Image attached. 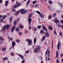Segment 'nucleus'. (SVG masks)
I'll return each instance as SVG.
<instances>
[{
	"label": "nucleus",
	"mask_w": 63,
	"mask_h": 63,
	"mask_svg": "<svg viewBox=\"0 0 63 63\" xmlns=\"http://www.w3.org/2000/svg\"><path fill=\"white\" fill-rule=\"evenodd\" d=\"M25 10V9H22L21 10H19L18 12L21 13V14L22 15L23 14H25L26 13H27L28 12V11L26 10L25 11H23Z\"/></svg>",
	"instance_id": "nucleus-1"
},
{
	"label": "nucleus",
	"mask_w": 63,
	"mask_h": 63,
	"mask_svg": "<svg viewBox=\"0 0 63 63\" xmlns=\"http://www.w3.org/2000/svg\"><path fill=\"white\" fill-rule=\"evenodd\" d=\"M7 16L6 15H5L4 16L2 15H0V21L1 22H2L3 21V20L5 19V18Z\"/></svg>",
	"instance_id": "nucleus-2"
},
{
	"label": "nucleus",
	"mask_w": 63,
	"mask_h": 63,
	"mask_svg": "<svg viewBox=\"0 0 63 63\" xmlns=\"http://www.w3.org/2000/svg\"><path fill=\"white\" fill-rule=\"evenodd\" d=\"M10 26L9 25H4L3 27L2 30H3L4 31L5 30L6 28V29H9Z\"/></svg>",
	"instance_id": "nucleus-3"
},
{
	"label": "nucleus",
	"mask_w": 63,
	"mask_h": 63,
	"mask_svg": "<svg viewBox=\"0 0 63 63\" xmlns=\"http://www.w3.org/2000/svg\"><path fill=\"white\" fill-rule=\"evenodd\" d=\"M26 41L28 43V45H32V41L31 40L28 39L26 40Z\"/></svg>",
	"instance_id": "nucleus-4"
},
{
	"label": "nucleus",
	"mask_w": 63,
	"mask_h": 63,
	"mask_svg": "<svg viewBox=\"0 0 63 63\" xmlns=\"http://www.w3.org/2000/svg\"><path fill=\"white\" fill-rule=\"evenodd\" d=\"M21 4L20 3H18L17 4H16L14 6V8H16L18 7H19L20 6Z\"/></svg>",
	"instance_id": "nucleus-5"
},
{
	"label": "nucleus",
	"mask_w": 63,
	"mask_h": 63,
	"mask_svg": "<svg viewBox=\"0 0 63 63\" xmlns=\"http://www.w3.org/2000/svg\"><path fill=\"white\" fill-rule=\"evenodd\" d=\"M60 45H61V42L60 41H59L57 45V48L58 50H59V47L60 46Z\"/></svg>",
	"instance_id": "nucleus-6"
},
{
	"label": "nucleus",
	"mask_w": 63,
	"mask_h": 63,
	"mask_svg": "<svg viewBox=\"0 0 63 63\" xmlns=\"http://www.w3.org/2000/svg\"><path fill=\"white\" fill-rule=\"evenodd\" d=\"M19 19L18 18L17 19H16V21H15L13 23L15 25H16V23H17V22H18V21H19Z\"/></svg>",
	"instance_id": "nucleus-7"
},
{
	"label": "nucleus",
	"mask_w": 63,
	"mask_h": 63,
	"mask_svg": "<svg viewBox=\"0 0 63 63\" xmlns=\"http://www.w3.org/2000/svg\"><path fill=\"white\" fill-rule=\"evenodd\" d=\"M32 20V19H31V18H28V22L29 24L30 25V23H31V21Z\"/></svg>",
	"instance_id": "nucleus-8"
},
{
	"label": "nucleus",
	"mask_w": 63,
	"mask_h": 63,
	"mask_svg": "<svg viewBox=\"0 0 63 63\" xmlns=\"http://www.w3.org/2000/svg\"><path fill=\"white\" fill-rule=\"evenodd\" d=\"M16 28V26H13L11 29V31L12 32H14L15 30V29Z\"/></svg>",
	"instance_id": "nucleus-9"
},
{
	"label": "nucleus",
	"mask_w": 63,
	"mask_h": 63,
	"mask_svg": "<svg viewBox=\"0 0 63 63\" xmlns=\"http://www.w3.org/2000/svg\"><path fill=\"white\" fill-rule=\"evenodd\" d=\"M12 45L13 46V47L14 49V46H16V42L15 41H13L12 42Z\"/></svg>",
	"instance_id": "nucleus-10"
},
{
	"label": "nucleus",
	"mask_w": 63,
	"mask_h": 63,
	"mask_svg": "<svg viewBox=\"0 0 63 63\" xmlns=\"http://www.w3.org/2000/svg\"><path fill=\"white\" fill-rule=\"evenodd\" d=\"M8 3L9 1H5V7H7L8 6Z\"/></svg>",
	"instance_id": "nucleus-11"
},
{
	"label": "nucleus",
	"mask_w": 63,
	"mask_h": 63,
	"mask_svg": "<svg viewBox=\"0 0 63 63\" xmlns=\"http://www.w3.org/2000/svg\"><path fill=\"white\" fill-rule=\"evenodd\" d=\"M18 55L22 59H24V57L20 54H18Z\"/></svg>",
	"instance_id": "nucleus-12"
},
{
	"label": "nucleus",
	"mask_w": 63,
	"mask_h": 63,
	"mask_svg": "<svg viewBox=\"0 0 63 63\" xmlns=\"http://www.w3.org/2000/svg\"><path fill=\"white\" fill-rule=\"evenodd\" d=\"M42 18H44V16L45 15L43 14H41L39 15Z\"/></svg>",
	"instance_id": "nucleus-13"
},
{
	"label": "nucleus",
	"mask_w": 63,
	"mask_h": 63,
	"mask_svg": "<svg viewBox=\"0 0 63 63\" xmlns=\"http://www.w3.org/2000/svg\"><path fill=\"white\" fill-rule=\"evenodd\" d=\"M42 28L44 30H45V31H47V29L46 27H45V26H42Z\"/></svg>",
	"instance_id": "nucleus-14"
},
{
	"label": "nucleus",
	"mask_w": 63,
	"mask_h": 63,
	"mask_svg": "<svg viewBox=\"0 0 63 63\" xmlns=\"http://www.w3.org/2000/svg\"><path fill=\"white\" fill-rule=\"evenodd\" d=\"M31 6L32 7H33V8H34V7H35V8H37V7H38V5H37L36 4L35 5H32Z\"/></svg>",
	"instance_id": "nucleus-15"
},
{
	"label": "nucleus",
	"mask_w": 63,
	"mask_h": 63,
	"mask_svg": "<svg viewBox=\"0 0 63 63\" xmlns=\"http://www.w3.org/2000/svg\"><path fill=\"white\" fill-rule=\"evenodd\" d=\"M45 36L47 37H49V34L48 32H46L45 34Z\"/></svg>",
	"instance_id": "nucleus-16"
},
{
	"label": "nucleus",
	"mask_w": 63,
	"mask_h": 63,
	"mask_svg": "<svg viewBox=\"0 0 63 63\" xmlns=\"http://www.w3.org/2000/svg\"><path fill=\"white\" fill-rule=\"evenodd\" d=\"M36 48L37 49V50H40L41 49V47L39 46H37L36 47Z\"/></svg>",
	"instance_id": "nucleus-17"
},
{
	"label": "nucleus",
	"mask_w": 63,
	"mask_h": 63,
	"mask_svg": "<svg viewBox=\"0 0 63 63\" xmlns=\"http://www.w3.org/2000/svg\"><path fill=\"white\" fill-rule=\"evenodd\" d=\"M54 21H55V22L56 23H57L58 22H59V21L58 20V19H55L54 20Z\"/></svg>",
	"instance_id": "nucleus-18"
},
{
	"label": "nucleus",
	"mask_w": 63,
	"mask_h": 63,
	"mask_svg": "<svg viewBox=\"0 0 63 63\" xmlns=\"http://www.w3.org/2000/svg\"><path fill=\"white\" fill-rule=\"evenodd\" d=\"M58 27H59V28H60V27H61V28H63V25H61V26L59 25L58 24L57 25Z\"/></svg>",
	"instance_id": "nucleus-19"
},
{
	"label": "nucleus",
	"mask_w": 63,
	"mask_h": 63,
	"mask_svg": "<svg viewBox=\"0 0 63 63\" xmlns=\"http://www.w3.org/2000/svg\"><path fill=\"white\" fill-rule=\"evenodd\" d=\"M34 51L35 52H39V50H38V49H37L36 48V49H35Z\"/></svg>",
	"instance_id": "nucleus-20"
},
{
	"label": "nucleus",
	"mask_w": 63,
	"mask_h": 63,
	"mask_svg": "<svg viewBox=\"0 0 63 63\" xmlns=\"http://www.w3.org/2000/svg\"><path fill=\"white\" fill-rule=\"evenodd\" d=\"M6 48L4 47L2 48V50L3 51H6Z\"/></svg>",
	"instance_id": "nucleus-21"
},
{
	"label": "nucleus",
	"mask_w": 63,
	"mask_h": 63,
	"mask_svg": "<svg viewBox=\"0 0 63 63\" xmlns=\"http://www.w3.org/2000/svg\"><path fill=\"white\" fill-rule=\"evenodd\" d=\"M8 58L7 57H5L4 58H2V60H8Z\"/></svg>",
	"instance_id": "nucleus-22"
},
{
	"label": "nucleus",
	"mask_w": 63,
	"mask_h": 63,
	"mask_svg": "<svg viewBox=\"0 0 63 63\" xmlns=\"http://www.w3.org/2000/svg\"><path fill=\"white\" fill-rule=\"evenodd\" d=\"M48 28L50 30H52V27L51 26H49Z\"/></svg>",
	"instance_id": "nucleus-23"
},
{
	"label": "nucleus",
	"mask_w": 63,
	"mask_h": 63,
	"mask_svg": "<svg viewBox=\"0 0 63 63\" xmlns=\"http://www.w3.org/2000/svg\"><path fill=\"white\" fill-rule=\"evenodd\" d=\"M16 30L17 31V32H19V29L18 27H17L16 28Z\"/></svg>",
	"instance_id": "nucleus-24"
},
{
	"label": "nucleus",
	"mask_w": 63,
	"mask_h": 63,
	"mask_svg": "<svg viewBox=\"0 0 63 63\" xmlns=\"http://www.w3.org/2000/svg\"><path fill=\"white\" fill-rule=\"evenodd\" d=\"M34 43L35 44H36V42L37 41V39H36V38H34Z\"/></svg>",
	"instance_id": "nucleus-25"
},
{
	"label": "nucleus",
	"mask_w": 63,
	"mask_h": 63,
	"mask_svg": "<svg viewBox=\"0 0 63 63\" xmlns=\"http://www.w3.org/2000/svg\"><path fill=\"white\" fill-rule=\"evenodd\" d=\"M48 3L50 4L51 5L52 4V1H50V0L48 1Z\"/></svg>",
	"instance_id": "nucleus-26"
},
{
	"label": "nucleus",
	"mask_w": 63,
	"mask_h": 63,
	"mask_svg": "<svg viewBox=\"0 0 63 63\" xmlns=\"http://www.w3.org/2000/svg\"><path fill=\"white\" fill-rule=\"evenodd\" d=\"M29 3H30V0H29L27 1V2L26 4L27 6H28V5H29Z\"/></svg>",
	"instance_id": "nucleus-27"
},
{
	"label": "nucleus",
	"mask_w": 63,
	"mask_h": 63,
	"mask_svg": "<svg viewBox=\"0 0 63 63\" xmlns=\"http://www.w3.org/2000/svg\"><path fill=\"white\" fill-rule=\"evenodd\" d=\"M19 26L20 28H23V26L21 25H19Z\"/></svg>",
	"instance_id": "nucleus-28"
},
{
	"label": "nucleus",
	"mask_w": 63,
	"mask_h": 63,
	"mask_svg": "<svg viewBox=\"0 0 63 63\" xmlns=\"http://www.w3.org/2000/svg\"><path fill=\"white\" fill-rule=\"evenodd\" d=\"M8 38L10 41H13V39L12 38H10V37H9V36H8Z\"/></svg>",
	"instance_id": "nucleus-29"
},
{
	"label": "nucleus",
	"mask_w": 63,
	"mask_h": 63,
	"mask_svg": "<svg viewBox=\"0 0 63 63\" xmlns=\"http://www.w3.org/2000/svg\"><path fill=\"white\" fill-rule=\"evenodd\" d=\"M0 41H4V39L2 37H0Z\"/></svg>",
	"instance_id": "nucleus-30"
},
{
	"label": "nucleus",
	"mask_w": 63,
	"mask_h": 63,
	"mask_svg": "<svg viewBox=\"0 0 63 63\" xmlns=\"http://www.w3.org/2000/svg\"><path fill=\"white\" fill-rule=\"evenodd\" d=\"M46 38L45 36H44L42 38V41H44V40Z\"/></svg>",
	"instance_id": "nucleus-31"
},
{
	"label": "nucleus",
	"mask_w": 63,
	"mask_h": 63,
	"mask_svg": "<svg viewBox=\"0 0 63 63\" xmlns=\"http://www.w3.org/2000/svg\"><path fill=\"white\" fill-rule=\"evenodd\" d=\"M19 13H20V12H19V11L18 12V11L17 13L15 14V16H17V15H18V14Z\"/></svg>",
	"instance_id": "nucleus-32"
},
{
	"label": "nucleus",
	"mask_w": 63,
	"mask_h": 63,
	"mask_svg": "<svg viewBox=\"0 0 63 63\" xmlns=\"http://www.w3.org/2000/svg\"><path fill=\"white\" fill-rule=\"evenodd\" d=\"M59 54H58V52H57L56 53V57H58Z\"/></svg>",
	"instance_id": "nucleus-33"
},
{
	"label": "nucleus",
	"mask_w": 63,
	"mask_h": 63,
	"mask_svg": "<svg viewBox=\"0 0 63 63\" xmlns=\"http://www.w3.org/2000/svg\"><path fill=\"white\" fill-rule=\"evenodd\" d=\"M13 19V18L10 17V18L9 19V20L10 22H11L12 21V19Z\"/></svg>",
	"instance_id": "nucleus-34"
},
{
	"label": "nucleus",
	"mask_w": 63,
	"mask_h": 63,
	"mask_svg": "<svg viewBox=\"0 0 63 63\" xmlns=\"http://www.w3.org/2000/svg\"><path fill=\"white\" fill-rule=\"evenodd\" d=\"M38 14H39V15H40L41 14V13H40V12H39L38 11H37L36 12Z\"/></svg>",
	"instance_id": "nucleus-35"
},
{
	"label": "nucleus",
	"mask_w": 63,
	"mask_h": 63,
	"mask_svg": "<svg viewBox=\"0 0 63 63\" xmlns=\"http://www.w3.org/2000/svg\"><path fill=\"white\" fill-rule=\"evenodd\" d=\"M31 15H32V14H30L29 15V18H30L31 17Z\"/></svg>",
	"instance_id": "nucleus-36"
},
{
	"label": "nucleus",
	"mask_w": 63,
	"mask_h": 63,
	"mask_svg": "<svg viewBox=\"0 0 63 63\" xmlns=\"http://www.w3.org/2000/svg\"><path fill=\"white\" fill-rule=\"evenodd\" d=\"M12 11L14 12H16V11L15 9H12Z\"/></svg>",
	"instance_id": "nucleus-37"
},
{
	"label": "nucleus",
	"mask_w": 63,
	"mask_h": 63,
	"mask_svg": "<svg viewBox=\"0 0 63 63\" xmlns=\"http://www.w3.org/2000/svg\"><path fill=\"white\" fill-rule=\"evenodd\" d=\"M36 1H33L32 2V3L33 4H35L36 3Z\"/></svg>",
	"instance_id": "nucleus-38"
},
{
	"label": "nucleus",
	"mask_w": 63,
	"mask_h": 63,
	"mask_svg": "<svg viewBox=\"0 0 63 63\" xmlns=\"http://www.w3.org/2000/svg\"><path fill=\"white\" fill-rule=\"evenodd\" d=\"M37 28H38V29H40L41 28V26H38L37 27Z\"/></svg>",
	"instance_id": "nucleus-39"
},
{
	"label": "nucleus",
	"mask_w": 63,
	"mask_h": 63,
	"mask_svg": "<svg viewBox=\"0 0 63 63\" xmlns=\"http://www.w3.org/2000/svg\"><path fill=\"white\" fill-rule=\"evenodd\" d=\"M51 18V15H49V16L48 19H50V18Z\"/></svg>",
	"instance_id": "nucleus-40"
},
{
	"label": "nucleus",
	"mask_w": 63,
	"mask_h": 63,
	"mask_svg": "<svg viewBox=\"0 0 63 63\" xmlns=\"http://www.w3.org/2000/svg\"><path fill=\"white\" fill-rule=\"evenodd\" d=\"M16 42H17V43H19V42H20V41L18 39L16 40Z\"/></svg>",
	"instance_id": "nucleus-41"
},
{
	"label": "nucleus",
	"mask_w": 63,
	"mask_h": 63,
	"mask_svg": "<svg viewBox=\"0 0 63 63\" xmlns=\"http://www.w3.org/2000/svg\"><path fill=\"white\" fill-rule=\"evenodd\" d=\"M48 52V49H47L46 52L45 53V55H47V52Z\"/></svg>",
	"instance_id": "nucleus-42"
},
{
	"label": "nucleus",
	"mask_w": 63,
	"mask_h": 63,
	"mask_svg": "<svg viewBox=\"0 0 63 63\" xmlns=\"http://www.w3.org/2000/svg\"><path fill=\"white\" fill-rule=\"evenodd\" d=\"M59 35L60 36H62V33L61 32H60L59 33Z\"/></svg>",
	"instance_id": "nucleus-43"
},
{
	"label": "nucleus",
	"mask_w": 63,
	"mask_h": 63,
	"mask_svg": "<svg viewBox=\"0 0 63 63\" xmlns=\"http://www.w3.org/2000/svg\"><path fill=\"white\" fill-rule=\"evenodd\" d=\"M25 62V60H23V61H22L21 63H24Z\"/></svg>",
	"instance_id": "nucleus-44"
},
{
	"label": "nucleus",
	"mask_w": 63,
	"mask_h": 63,
	"mask_svg": "<svg viewBox=\"0 0 63 63\" xmlns=\"http://www.w3.org/2000/svg\"><path fill=\"white\" fill-rule=\"evenodd\" d=\"M18 34H19V35H22V32H19L18 33Z\"/></svg>",
	"instance_id": "nucleus-45"
},
{
	"label": "nucleus",
	"mask_w": 63,
	"mask_h": 63,
	"mask_svg": "<svg viewBox=\"0 0 63 63\" xmlns=\"http://www.w3.org/2000/svg\"><path fill=\"white\" fill-rule=\"evenodd\" d=\"M56 13H54L53 15V16L54 17L55 16H56Z\"/></svg>",
	"instance_id": "nucleus-46"
},
{
	"label": "nucleus",
	"mask_w": 63,
	"mask_h": 63,
	"mask_svg": "<svg viewBox=\"0 0 63 63\" xmlns=\"http://www.w3.org/2000/svg\"><path fill=\"white\" fill-rule=\"evenodd\" d=\"M53 48V41H52V49Z\"/></svg>",
	"instance_id": "nucleus-47"
},
{
	"label": "nucleus",
	"mask_w": 63,
	"mask_h": 63,
	"mask_svg": "<svg viewBox=\"0 0 63 63\" xmlns=\"http://www.w3.org/2000/svg\"><path fill=\"white\" fill-rule=\"evenodd\" d=\"M10 54H11V55L12 56H14V53H12V52H11L10 53Z\"/></svg>",
	"instance_id": "nucleus-48"
},
{
	"label": "nucleus",
	"mask_w": 63,
	"mask_h": 63,
	"mask_svg": "<svg viewBox=\"0 0 63 63\" xmlns=\"http://www.w3.org/2000/svg\"><path fill=\"white\" fill-rule=\"evenodd\" d=\"M59 5L61 7H62L63 6V5H62L61 4L59 3Z\"/></svg>",
	"instance_id": "nucleus-49"
},
{
	"label": "nucleus",
	"mask_w": 63,
	"mask_h": 63,
	"mask_svg": "<svg viewBox=\"0 0 63 63\" xmlns=\"http://www.w3.org/2000/svg\"><path fill=\"white\" fill-rule=\"evenodd\" d=\"M29 50H28L26 51V53H29Z\"/></svg>",
	"instance_id": "nucleus-50"
},
{
	"label": "nucleus",
	"mask_w": 63,
	"mask_h": 63,
	"mask_svg": "<svg viewBox=\"0 0 63 63\" xmlns=\"http://www.w3.org/2000/svg\"><path fill=\"white\" fill-rule=\"evenodd\" d=\"M57 63H59V60L58 59L56 61Z\"/></svg>",
	"instance_id": "nucleus-51"
},
{
	"label": "nucleus",
	"mask_w": 63,
	"mask_h": 63,
	"mask_svg": "<svg viewBox=\"0 0 63 63\" xmlns=\"http://www.w3.org/2000/svg\"><path fill=\"white\" fill-rule=\"evenodd\" d=\"M34 30L35 31H36L37 30V28H36V27H35V29Z\"/></svg>",
	"instance_id": "nucleus-52"
},
{
	"label": "nucleus",
	"mask_w": 63,
	"mask_h": 63,
	"mask_svg": "<svg viewBox=\"0 0 63 63\" xmlns=\"http://www.w3.org/2000/svg\"><path fill=\"white\" fill-rule=\"evenodd\" d=\"M44 32V31L43 30H41V33H43Z\"/></svg>",
	"instance_id": "nucleus-53"
},
{
	"label": "nucleus",
	"mask_w": 63,
	"mask_h": 63,
	"mask_svg": "<svg viewBox=\"0 0 63 63\" xmlns=\"http://www.w3.org/2000/svg\"><path fill=\"white\" fill-rule=\"evenodd\" d=\"M61 22L62 23H63V20H61Z\"/></svg>",
	"instance_id": "nucleus-54"
},
{
	"label": "nucleus",
	"mask_w": 63,
	"mask_h": 63,
	"mask_svg": "<svg viewBox=\"0 0 63 63\" xmlns=\"http://www.w3.org/2000/svg\"><path fill=\"white\" fill-rule=\"evenodd\" d=\"M54 34H56V35H57V33H56V32L55 31H54Z\"/></svg>",
	"instance_id": "nucleus-55"
},
{
	"label": "nucleus",
	"mask_w": 63,
	"mask_h": 63,
	"mask_svg": "<svg viewBox=\"0 0 63 63\" xmlns=\"http://www.w3.org/2000/svg\"><path fill=\"white\" fill-rule=\"evenodd\" d=\"M47 55L48 57H49V56H50V54H47Z\"/></svg>",
	"instance_id": "nucleus-56"
},
{
	"label": "nucleus",
	"mask_w": 63,
	"mask_h": 63,
	"mask_svg": "<svg viewBox=\"0 0 63 63\" xmlns=\"http://www.w3.org/2000/svg\"><path fill=\"white\" fill-rule=\"evenodd\" d=\"M63 56V54H62L60 55V56L61 57H62V56Z\"/></svg>",
	"instance_id": "nucleus-57"
},
{
	"label": "nucleus",
	"mask_w": 63,
	"mask_h": 63,
	"mask_svg": "<svg viewBox=\"0 0 63 63\" xmlns=\"http://www.w3.org/2000/svg\"><path fill=\"white\" fill-rule=\"evenodd\" d=\"M29 29H31V27H30V26L29 27Z\"/></svg>",
	"instance_id": "nucleus-58"
},
{
	"label": "nucleus",
	"mask_w": 63,
	"mask_h": 63,
	"mask_svg": "<svg viewBox=\"0 0 63 63\" xmlns=\"http://www.w3.org/2000/svg\"><path fill=\"white\" fill-rule=\"evenodd\" d=\"M28 32V31H25V34H27V33Z\"/></svg>",
	"instance_id": "nucleus-59"
},
{
	"label": "nucleus",
	"mask_w": 63,
	"mask_h": 63,
	"mask_svg": "<svg viewBox=\"0 0 63 63\" xmlns=\"http://www.w3.org/2000/svg\"><path fill=\"white\" fill-rule=\"evenodd\" d=\"M12 47H10L9 49V50H11V49H12Z\"/></svg>",
	"instance_id": "nucleus-60"
},
{
	"label": "nucleus",
	"mask_w": 63,
	"mask_h": 63,
	"mask_svg": "<svg viewBox=\"0 0 63 63\" xmlns=\"http://www.w3.org/2000/svg\"><path fill=\"white\" fill-rule=\"evenodd\" d=\"M47 60H50V59H49V57H48V59Z\"/></svg>",
	"instance_id": "nucleus-61"
},
{
	"label": "nucleus",
	"mask_w": 63,
	"mask_h": 63,
	"mask_svg": "<svg viewBox=\"0 0 63 63\" xmlns=\"http://www.w3.org/2000/svg\"><path fill=\"white\" fill-rule=\"evenodd\" d=\"M49 8L50 10V9H51V7H50V6H49Z\"/></svg>",
	"instance_id": "nucleus-62"
},
{
	"label": "nucleus",
	"mask_w": 63,
	"mask_h": 63,
	"mask_svg": "<svg viewBox=\"0 0 63 63\" xmlns=\"http://www.w3.org/2000/svg\"><path fill=\"white\" fill-rule=\"evenodd\" d=\"M62 17V18H63V15H61Z\"/></svg>",
	"instance_id": "nucleus-63"
},
{
	"label": "nucleus",
	"mask_w": 63,
	"mask_h": 63,
	"mask_svg": "<svg viewBox=\"0 0 63 63\" xmlns=\"http://www.w3.org/2000/svg\"><path fill=\"white\" fill-rule=\"evenodd\" d=\"M41 63H44L43 62V61H42L41 62Z\"/></svg>",
	"instance_id": "nucleus-64"
}]
</instances>
